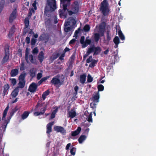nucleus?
I'll use <instances>...</instances> for the list:
<instances>
[{
    "mask_svg": "<svg viewBox=\"0 0 156 156\" xmlns=\"http://www.w3.org/2000/svg\"><path fill=\"white\" fill-rule=\"evenodd\" d=\"M25 28H26L28 27L29 25V21L28 18H26L24 20Z\"/></svg>",
    "mask_w": 156,
    "mask_h": 156,
    "instance_id": "40",
    "label": "nucleus"
},
{
    "mask_svg": "<svg viewBox=\"0 0 156 156\" xmlns=\"http://www.w3.org/2000/svg\"><path fill=\"white\" fill-rule=\"evenodd\" d=\"M79 89V88L77 86H76L74 87V90L75 91V93L74 94L76 96L77 94V92Z\"/></svg>",
    "mask_w": 156,
    "mask_h": 156,
    "instance_id": "60",
    "label": "nucleus"
},
{
    "mask_svg": "<svg viewBox=\"0 0 156 156\" xmlns=\"http://www.w3.org/2000/svg\"><path fill=\"white\" fill-rule=\"evenodd\" d=\"M37 87V84L33 83L30 85L28 90L31 92H34L36 91Z\"/></svg>",
    "mask_w": 156,
    "mask_h": 156,
    "instance_id": "10",
    "label": "nucleus"
},
{
    "mask_svg": "<svg viewBox=\"0 0 156 156\" xmlns=\"http://www.w3.org/2000/svg\"><path fill=\"white\" fill-rule=\"evenodd\" d=\"M85 32H87L89 31L90 29V27L88 25H86L83 28Z\"/></svg>",
    "mask_w": 156,
    "mask_h": 156,
    "instance_id": "45",
    "label": "nucleus"
},
{
    "mask_svg": "<svg viewBox=\"0 0 156 156\" xmlns=\"http://www.w3.org/2000/svg\"><path fill=\"white\" fill-rule=\"evenodd\" d=\"M93 49V52H94L93 55H96L99 54L101 51V49L99 47H95L94 45L90 47Z\"/></svg>",
    "mask_w": 156,
    "mask_h": 156,
    "instance_id": "13",
    "label": "nucleus"
},
{
    "mask_svg": "<svg viewBox=\"0 0 156 156\" xmlns=\"http://www.w3.org/2000/svg\"><path fill=\"white\" fill-rule=\"evenodd\" d=\"M99 94L98 92V93L93 96L92 100L93 101L98 103L99 102Z\"/></svg>",
    "mask_w": 156,
    "mask_h": 156,
    "instance_id": "23",
    "label": "nucleus"
},
{
    "mask_svg": "<svg viewBox=\"0 0 156 156\" xmlns=\"http://www.w3.org/2000/svg\"><path fill=\"white\" fill-rule=\"evenodd\" d=\"M70 153L71 154L74 155L75 154V149L74 148H72L70 150Z\"/></svg>",
    "mask_w": 156,
    "mask_h": 156,
    "instance_id": "59",
    "label": "nucleus"
},
{
    "mask_svg": "<svg viewBox=\"0 0 156 156\" xmlns=\"http://www.w3.org/2000/svg\"><path fill=\"white\" fill-rule=\"evenodd\" d=\"M76 41V40L75 39H73L71 40L69 42V44H74Z\"/></svg>",
    "mask_w": 156,
    "mask_h": 156,
    "instance_id": "61",
    "label": "nucleus"
},
{
    "mask_svg": "<svg viewBox=\"0 0 156 156\" xmlns=\"http://www.w3.org/2000/svg\"><path fill=\"white\" fill-rule=\"evenodd\" d=\"M39 41H44L45 43H46L48 41V37L45 34H41L39 37Z\"/></svg>",
    "mask_w": 156,
    "mask_h": 156,
    "instance_id": "18",
    "label": "nucleus"
},
{
    "mask_svg": "<svg viewBox=\"0 0 156 156\" xmlns=\"http://www.w3.org/2000/svg\"><path fill=\"white\" fill-rule=\"evenodd\" d=\"M41 73H38L37 74V80H40L42 76V73L43 71L42 70L41 71Z\"/></svg>",
    "mask_w": 156,
    "mask_h": 156,
    "instance_id": "50",
    "label": "nucleus"
},
{
    "mask_svg": "<svg viewBox=\"0 0 156 156\" xmlns=\"http://www.w3.org/2000/svg\"><path fill=\"white\" fill-rule=\"evenodd\" d=\"M29 54V50L27 48L26 49V52H25V59L28 63H29L30 62L29 61V60L28 59V55Z\"/></svg>",
    "mask_w": 156,
    "mask_h": 156,
    "instance_id": "36",
    "label": "nucleus"
},
{
    "mask_svg": "<svg viewBox=\"0 0 156 156\" xmlns=\"http://www.w3.org/2000/svg\"><path fill=\"white\" fill-rule=\"evenodd\" d=\"M16 9H14L9 16V22L10 23H12L16 19Z\"/></svg>",
    "mask_w": 156,
    "mask_h": 156,
    "instance_id": "9",
    "label": "nucleus"
},
{
    "mask_svg": "<svg viewBox=\"0 0 156 156\" xmlns=\"http://www.w3.org/2000/svg\"><path fill=\"white\" fill-rule=\"evenodd\" d=\"M93 81V78L90 74H88L87 76V81L88 82L90 83Z\"/></svg>",
    "mask_w": 156,
    "mask_h": 156,
    "instance_id": "47",
    "label": "nucleus"
},
{
    "mask_svg": "<svg viewBox=\"0 0 156 156\" xmlns=\"http://www.w3.org/2000/svg\"><path fill=\"white\" fill-rule=\"evenodd\" d=\"M10 53L8 45L6 44L5 46L4 55L2 60V62L4 63L9 61Z\"/></svg>",
    "mask_w": 156,
    "mask_h": 156,
    "instance_id": "2",
    "label": "nucleus"
},
{
    "mask_svg": "<svg viewBox=\"0 0 156 156\" xmlns=\"http://www.w3.org/2000/svg\"><path fill=\"white\" fill-rule=\"evenodd\" d=\"M65 24L67 25L72 26L74 25L76 23L75 19L73 17H71L69 18L65 23Z\"/></svg>",
    "mask_w": 156,
    "mask_h": 156,
    "instance_id": "7",
    "label": "nucleus"
},
{
    "mask_svg": "<svg viewBox=\"0 0 156 156\" xmlns=\"http://www.w3.org/2000/svg\"><path fill=\"white\" fill-rule=\"evenodd\" d=\"M85 37L84 36H82L81 37L80 43L82 44V47L83 48H84L87 47V45H86L85 43Z\"/></svg>",
    "mask_w": 156,
    "mask_h": 156,
    "instance_id": "26",
    "label": "nucleus"
},
{
    "mask_svg": "<svg viewBox=\"0 0 156 156\" xmlns=\"http://www.w3.org/2000/svg\"><path fill=\"white\" fill-rule=\"evenodd\" d=\"M63 6V5H62ZM67 9L65 10L64 9V7H63V10L59 9V15L61 18H65L66 17L67 13L65 12Z\"/></svg>",
    "mask_w": 156,
    "mask_h": 156,
    "instance_id": "16",
    "label": "nucleus"
},
{
    "mask_svg": "<svg viewBox=\"0 0 156 156\" xmlns=\"http://www.w3.org/2000/svg\"><path fill=\"white\" fill-rule=\"evenodd\" d=\"M93 52V49L92 48H89L86 54L85 55L83 56L84 59H85L86 58L91 52Z\"/></svg>",
    "mask_w": 156,
    "mask_h": 156,
    "instance_id": "27",
    "label": "nucleus"
},
{
    "mask_svg": "<svg viewBox=\"0 0 156 156\" xmlns=\"http://www.w3.org/2000/svg\"><path fill=\"white\" fill-rule=\"evenodd\" d=\"M10 80L13 85H15L16 83V81L15 79H10Z\"/></svg>",
    "mask_w": 156,
    "mask_h": 156,
    "instance_id": "54",
    "label": "nucleus"
},
{
    "mask_svg": "<svg viewBox=\"0 0 156 156\" xmlns=\"http://www.w3.org/2000/svg\"><path fill=\"white\" fill-rule=\"evenodd\" d=\"M9 108V105H8L7 107L5 109L3 113V116H2V120H4L5 119V118L6 116V114L7 113L8 111Z\"/></svg>",
    "mask_w": 156,
    "mask_h": 156,
    "instance_id": "29",
    "label": "nucleus"
},
{
    "mask_svg": "<svg viewBox=\"0 0 156 156\" xmlns=\"http://www.w3.org/2000/svg\"><path fill=\"white\" fill-rule=\"evenodd\" d=\"M95 103L96 102L93 101V102L90 104V105L92 108H94L96 107L97 104Z\"/></svg>",
    "mask_w": 156,
    "mask_h": 156,
    "instance_id": "55",
    "label": "nucleus"
},
{
    "mask_svg": "<svg viewBox=\"0 0 156 156\" xmlns=\"http://www.w3.org/2000/svg\"><path fill=\"white\" fill-rule=\"evenodd\" d=\"M105 27V24L103 22L100 25L99 32L100 33L101 36H103L104 35Z\"/></svg>",
    "mask_w": 156,
    "mask_h": 156,
    "instance_id": "12",
    "label": "nucleus"
},
{
    "mask_svg": "<svg viewBox=\"0 0 156 156\" xmlns=\"http://www.w3.org/2000/svg\"><path fill=\"white\" fill-rule=\"evenodd\" d=\"M87 121L89 122H92V114L91 113L90 114L88 117H87Z\"/></svg>",
    "mask_w": 156,
    "mask_h": 156,
    "instance_id": "46",
    "label": "nucleus"
},
{
    "mask_svg": "<svg viewBox=\"0 0 156 156\" xmlns=\"http://www.w3.org/2000/svg\"><path fill=\"white\" fill-rule=\"evenodd\" d=\"M100 37V34L98 33H95L94 34V40L95 42H98Z\"/></svg>",
    "mask_w": 156,
    "mask_h": 156,
    "instance_id": "42",
    "label": "nucleus"
},
{
    "mask_svg": "<svg viewBox=\"0 0 156 156\" xmlns=\"http://www.w3.org/2000/svg\"><path fill=\"white\" fill-rule=\"evenodd\" d=\"M118 33L119 37H118V45L120 43V39L122 42V43L124 42V41L125 39V37L124 35L123 34L122 32L120 29V28L119 26L118 25Z\"/></svg>",
    "mask_w": 156,
    "mask_h": 156,
    "instance_id": "5",
    "label": "nucleus"
},
{
    "mask_svg": "<svg viewBox=\"0 0 156 156\" xmlns=\"http://www.w3.org/2000/svg\"><path fill=\"white\" fill-rule=\"evenodd\" d=\"M79 5L77 2H75L72 5L71 10L68 11L69 15L71 16L73 14L77 13L79 11Z\"/></svg>",
    "mask_w": 156,
    "mask_h": 156,
    "instance_id": "4",
    "label": "nucleus"
},
{
    "mask_svg": "<svg viewBox=\"0 0 156 156\" xmlns=\"http://www.w3.org/2000/svg\"><path fill=\"white\" fill-rule=\"evenodd\" d=\"M100 10L104 15H106L109 11L108 4L107 0H104L101 4Z\"/></svg>",
    "mask_w": 156,
    "mask_h": 156,
    "instance_id": "3",
    "label": "nucleus"
},
{
    "mask_svg": "<svg viewBox=\"0 0 156 156\" xmlns=\"http://www.w3.org/2000/svg\"><path fill=\"white\" fill-rule=\"evenodd\" d=\"M19 73V70L17 69H12L10 73L11 75L12 76H16Z\"/></svg>",
    "mask_w": 156,
    "mask_h": 156,
    "instance_id": "24",
    "label": "nucleus"
},
{
    "mask_svg": "<svg viewBox=\"0 0 156 156\" xmlns=\"http://www.w3.org/2000/svg\"><path fill=\"white\" fill-rule=\"evenodd\" d=\"M56 0H47L45 8V12L54 11L57 8Z\"/></svg>",
    "mask_w": 156,
    "mask_h": 156,
    "instance_id": "1",
    "label": "nucleus"
},
{
    "mask_svg": "<svg viewBox=\"0 0 156 156\" xmlns=\"http://www.w3.org/2000/svg\"><path fill=\"white\" fill-rule=\"evenodd\" d=\"M50 82L55 86H59L61 85V82L57 76L53 77Z\"/></svg>",
    "mask_w": 156,
    "mask_h": 156,
    "instance_id": "6",
    "label": "nucleus"
},
{
    "mask_svg": "<svg viewBox=\"0 0 156 156\" xmlns=\"http://www.w3.org/2000/svg\"><path fill=\"white\" fill-rule=\"evenodd\" d=\"M28 59L29 62L30 61L32 63H34L35 62V60L33 58V55H28Z\"/></svg>",
    "mask_w": 156,
    "mask_h": 156,
    "instance_id": "39",
    "label": "nucleus"
},
{
    "mask_svg": "<svg viewBox=\"0 0 156 156\" xmlns=\"http://www.w3.org/2000/svg\"><path fill=\"white\" fill-rule=\"evenodd\" d=\"M36 70L34 68L31 69L30 70L29 72L30 73V76L32 77H34L36 74Z\"/></svg>",
    "mask_w": 156,
    "mask_h": 156,
    "instance_id": "25",
    "label": "nucleus"
},
{
    "mask_svg": "<svg viewBox=\"0 0 156 156\" xmlns=\"http://www.w3.org/2000/svg\"><path fill=\"white\" fill-rule=\"evenodd\" d=\"M9 86L8 84H6L4 86V90H3V93L4 95L6 94L7 92L9 89Z\"/></svg>",
    "mask_w": 156,
    "mask_h": 156,
    "instance_id": "35",
    "label": "nucleus"
},
{
    "mask_svg": "<svg viewBox=\"0 0 156 156\" xmlns=\"http://www.w3.org/2000/svg\"><path fill=\"white\" fill-rule=\"evenodd\" d=\"M59 55L58 53H55L52 56V58L53 59L55 60L59 56Z\"/></svg>",
    "mask_w": 156,
    "mask_h": 156,
    "instance_id": "52",
    "label": "nucleus"
},
{
    "mask_svg": "<svg viewBox=\"0 0 156 156\" xmlns=\"http://www.w3.org/2000/svg\"><path fill=\"white\" fill-rule=\"evenodd\" d=\"M26 41L27 44H29L30 42V38L29 37H27L26 38Z\"/></svg>",
    "mask_w": 156,
    "mask_h": 156,
    "instance_id": "62",
    "label": "nucleus"
},
{
    "mask_svg": "<svg viewBox=\"0 0 156 156\" xmlns=\"http://www.w3.org/2000/svg\"><path fill=\"white\" fill-rule=\"evenodd\" d=\"M38 59L40 62H41L44 58V53L43 52L41 51L38 55Z\"/></svg>",
    "mask_w": 156,
    "mask_h": 156,
    "instance_id": "28",
    "label": "nucleus"
},
{
    "mask_svg": "<svg viewBox=\"0 0 156 156\" xmlns=\"http://www.w3.org/2000/svg\"><path fill=\"white\" fill-rule=\"evenodd\" d=\"M98 92L99 91H102L104 89V87L103 85L101 84H100L98 86Z\"/></svg>",
    "mask_w": 156,
    "mask_h": 156,
    "instance_id": "44",
    "label": "nucleus"
},
{
    "mask_svg": "<svg viewBox=\"0 0 156 156\" xmlns=\"http://www.w3.org/2000/svg\"><path fill=\"white\" fill-rule=\"evenodd\" d=\"M64 30L66 32L70 31L72 28V26H69V25H67L65 24V23L64 24Z\"/></svg>",
    "mask_w": 156,
    "mask_h": 156,
    "instance_id": "30",
    "label": "nucleus"
},
{
    "mask_svg": "<svg viewBox=\"0 0 156 156\" xmlns=\"http://www.w3.org/2000/svg\"><path fill=\"white\" fill-rule=\"evenodd\" d=\"M15 30V28L13 26L11 28V29L10 30L9 33L8 34L9 37L10 38L12 36Z\"/></svg>",
    "mask_w": 156,
    "mask_h": 156,
    "instance_id": "33",
    "label": "nucleus"
},
{
    "mask_svg": "<svg viewBox=\"0 0 156 156\" xmlns=\"http://www.w3.org/2000/svg\"><path fill=\"white\" fill-rule=\"evenodd\" d=\"M54 129L57 132H60L62 134H65L66 133V131L64 128L61 126H55Z\"/></svg>",
    "mask_w": 156,
    "mask_h": 156,
    "instance_id": "8",
    "label": "nucleus"
},
{
    "mask_svg": "<svg viewBox=\"0 0 156 156\" xmlns=\"http://www.w3.org/2000/svg\"><path fill=\"white\" fill-rule=\"evenodd\" d=\"M54 122H52L48 124L47 126V133L48 134L49 133L52 131V126L54 125Z\"/></svg>",
    "mask_w": 156,
    "mask_h": 156,
    "instance_id": "17",
    "label": "nucleus"
},
{
    "mask_svg": "<svg viewBox=\"0 0 156 156\" xmlns=\"http://www.w3.org/2000/svg\"><path fill=\"white\" fill-rule=\"evenodd\" d=\"M7 124V120H5L3 125L0 127V130L2 133H3L5 131Z\"/></svg>",
    "mask_w": 156,
    "mask_h": 156,
    "instance_id": "22",
    "label": "nucleus"
},
{
    "mask_svg": "<svg viewBox=\"0 0 156 156\" xmlns=\"http://www.w3.org/2000/svg\"><path fill=\"white\" fill-rule=\"evenodd\" d=\"M68 117L71 118H73L76 115L75 110L74 109H72L68 113Z\"/></svg>",
    "mask_w": 156,
    "mask_h": 156,
    "instance_id": "14",
    "label": "nucleus"
},
{
    "mask_svg": "<svg viewBox=\"0 0 156 156\" xmlns=\"http://www.w3.org/2000/svg\"><path fill=\"white\" fill-rule=\"evenodd\" d=\"M97 61L96 60H93V62L89 65V67L91 68L95 66V64L97 63Z\"/></svg>",
    "mask_w": 156,
    "mask_h": 156,
    "instance_id": "48",
    "label": "nucleus"
},
{
    "mask_svg": "<svg viewBox=\"0 0 156 156\" xmlns=\"http://www.w3.org/2000/svg\"><path fill=\"white\" fill-rule=\"evenodd\" d=\"M58 111V108H57L53 111L51 116L50 118L51 119H52L55 117L56 113H57Z\"/></svg>",
    "mask_w": 156,
    "mask_h": 156,
    "instance_id": "41",
    "label": "nucleus"
},
{
    "mask_svg": "<svg viewBox=\"0 0 156 156\" xmlns=\"http://www.w3.org/2000/svg\"><path fill=\"white\" fill-rule=\"evenodd\" d=\"M50 92L48 90L44 92L42 95V98L44 100H45L46 96L49 95Z\"/></svg>",
    "mask_w": 156,
    "mask_h": 156,
    "instance_id": "38",
    "label": "nucleus"
},
{
    "mask_svg": "<svg viewBox=\"0 0 156 156\" xmlns=\"http://www.w3.org/2000/svg\"><path fill=\"white\" fill-rule=\"evenodd\" d=\"M36 40L34 38H32L31 41V44L32 45H34L36 42Z\"/></svg>",
    "mask_w": 156,
    "mask_h": 156,
    "instance_id": "57",
    "label": "nucleus"
},
{
    "mask_svg": "<svg viewBox=\"0 0 156 156\" xmlns=\"http://www.w3.org/2000/svg\"><path fill=\"white\" fill-rule=\"evenodd\" d=\"M38 52V50L37 47L35 48L32 51L33 53L34 54H37Z\"/></svg>",
    "mask_w": 156,
    "mask_h": 156,
    "instance_id": "53",
    "label": "nucleus"
},
{
    "mask_svg": "<svg viewBox=\"0 0 156 156\" xmlns=\"http://www.w3.org/2000/svg\"><path fill=\"white\" fill-rule=\"evenodd\" d=\"M91 42V41L89 39L87 38H86L85 41V43L86 45H87V46L88 45L90 44Z\"/></svg>",
    "mask_w": 156,
    "mask_h": 156,
    "instance_id": "51",
    "label": "nucleus"
},
{
    "mask_svg": "<svg viewBox=\"0 0 156 156\" xmlns=\"http://www.w3.org/2000/svg\"><path fill=\"white\" fill-rule=\"evenodd\" d=\"M26 67L25 66L24 62H22L20 64V70H23L26 69Z\"/></svg>",
    "mask_w": 156,
    "mask_h": 156,
    "instance_id": "43",
    "label": "nucleus"
},
{
    "mask_svg": "<svg viewBox=\"0 0 156 156\" xmlns=\"http://www.w3.org/2000/svg\"><path fill=\"white\" fill-rule=\"evenodd\" d=\"M81 130V128L80 127L77 128V129L75 131L72 132V136H75L79 134Z\"/></svg>",
    "mask_w": 156,
    "mask_h": 156,
    "instance_id": "21",
    "label": "nucleus"
},
{
    "mask_svg": "<svg viewBox=\"0 0 156 156\" xmlns=\"http://www.w3.org/2000/svg\"><path fill=\"white\" fill-rule=\"evenodd\" d=\"M26 76V73L24 71L22 72L19 77V81H25V77Z\"/></svg>",
    "mask_w": 156,
    "mask_h": 156,
    "instance_id": "20",
    "label": "nucleus"
},
{
    "mask_svg": "<svg viewBox=\"0 0 156 156\" xmlns=\"http://www.w3.org/2000/svg\"><path fill=\"white\" fill-rule=\"evenodd\" d=\"M44 104V103H39V102H38L37 103V105H36L35 110H38V108L39 107H41L43 105V104Z\"/></svg>",
    "mask_w": 156,
    "mask_h": 156,
    "instance_id": "49",
    "label": "nucleus"
},
{
    "mask_svg": "<svg viewBox=\"0 0 156 156\" xmlns=\"http://www.w3.org/2000/svg\"><path fill=\"white\" fill-rule=\"evenodd\" d=\"M92 60V56H90L89 58L87 60L86 62L87 63H89L91 62Z\"/></svg>",
    "mask_w": 156,
    "mask_h": 156,
    "instance_id": "56",
    "label": "nucleus"
},
{
    "mask_svg": "<svg viewBox=\"0 0 156 156\" xmlns=\"http://www.w3.org/2000/svg\"><path fill=\"white\" fill-rule=\"evenodd\" d=\"M25 81H19L18 87L21 88H23L25 86Z\"/></svg>",
    "mask_w": 156,
    "mask_h": 156,
    "instance_id": "34",
    "label": "nucleus"
},
{
    "mask_svg": "<svg viewBox=\"0 0 156 156\" xmlns=\"http://www.w3.org/2000/svg\"><path fill=\"white\" fill-rule=\"evenodd\" d=\"M18 89H15L12 92L11 95L13 97H16L18 95Z\"/></svg>",
    "mask_w": 156,
    "mask_h": 156,
    "instance_id": "32",
    "label": "nucleus"
},
{
    "mask_svg": "<svg viewBox=\"0 0 156 156\" xmlns=\"http://www.w3.org/2000/svg\"><path fill=\"white\" fill-rule=\"evenodd\" d=\"M113 41L115 44V47L116 48L117 47V36H115L114 38Z\"/></svg>",
    "mask_w": 156,
    "mask_h": 156,
    "instance_id": "58",
    "label": "nucleus"
},
{
    "mask_svg": "<svg viewBox=\"0 0 156 156\" xmlns=\"http://www.w3.org/2000/svg\"><path fill=\"white\" fill-rule=\"evenodd\" d=\"M29 113L27 111L25 112L21 116L22 118L23 119H26L28 116Z\"/></svg>",
    "mask_w": 156,
    "mask_h": 156,
    "instance_id": "37",
    "label": "nucleus"
},
{
    "mask_svg": "<svg viewBox=\"0 0 156 156\" xmlns=\"http://www.w3.org/2000/svg\"><path fill=\"white\" fill-rule=\"evenodd\" d=\"M86 136L84 135H81L78 139V141L80 144H81L86 139Z\"/></svg>",
    "mask_w": 156,
    "mask_h": 156,
    "instance_id": "31",
    "label": "nucleus"
},
{
    "mask_svg": "<svg viewBox=\"0 0 156 156\" xmlns=\"http://www.w3.org/2000/svg\"><path fill=\"white\" fill-rule=\"evenodd\" d=\"M71 0H60L61 5H62L64 7L65 10L67 9L68 6L70 4V1Z\"/></svg>",
    "mask_w": 156,
    "mask_h": 156,
    "instance_id": "11",
    "label": "nucleus"
},
{
    "mask_svg": "<svg viewBox=\"0 0 156 156\" xmlns=\"http://www.w3.org/2000/svg\"><path fill=\"white\" fill-rule=\"evenodd\" d=\"M48 104V103L47 102L46 103L44 107L41 109V112H34V115L35 116H37L38 115H42L44 113L45 111H46V108L47 107V105Z\"/></svg>",
    "mask_w": 156,
    "mask_h": 156,
    "instance_id": "15",
    "label": "nucleus"
},
{
    "mask_svg": "<svg viewBox=\"0 0 156 156\" xmlns=\"http://www.w3.org/2000/svg\"><path fill=\"white\" fill-rule=\"evenodd\" d=\"M107 39L108 41H109L111 40V38L109 35L108 32L107 33Z\"/></svg>",
    "mask_w": 156,
    "mask_h": 156,
    "instance_id": "64",
    "label": "nucleus"
},
{
    "mask_svg": "<svg viewBox=\"0 0 156 156\" xmlns=\"http://www.w3.org/2000/svg\"><path fill=\"white\" fill-rule=\"evenodd\" d=\"M49 78V77H44L42 78L41 79V80L43 82L45 81V80H46Z\"/></svg>",
    "mask_w": 156,
    "mask_h": 156,
    "instance_id": "63",
    "label": "nucleus"
},
{
    "mask_svg": "<svg viewBox=\"0 0 156 156\" xmlns=\"http://www.w3.org/2000/svg\"><path fill=\"white\" fill-rule=\"evenodd\" d=\"M86 75L85 74H83L80 76V81L82 84H84L86 81Z\"/></svg>",
    "mask_w": 156,
    "mask_h": 156,
    "instance_id": "19",
    "label": "nucleus"
}]
</instances>
